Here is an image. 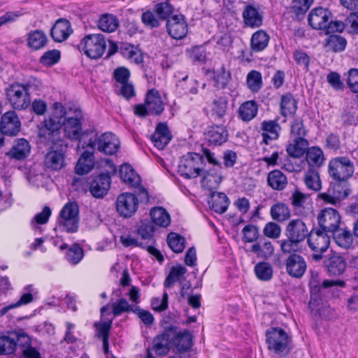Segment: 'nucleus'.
Returning a JSON list of instances; mask_svg holds the SVG:
<instances>
[{
    "instance_id": "38",
    "label": "nucleus",
    "mask_w": 358,
    "mask_h": 358,
    "mask_svg": "<svg viewBox=\"0 0 358 358\" xmlns=\"http://www.w3.org/2000/svg\"><path fill=\"white\" fill-rule=\"evenodd\" d=\"M270 36L262 29L255 31L250 38V48L254 52H260L264 50L268 44Z\"/></svg>"
},
{
    "instance_id": "7",
    "label": "nucleus",
    "mask_w": 358,
    "mask_h": 358,
    "mask_svg": "<svg viewBox=\"0 0 358 358\" xmlns=\"http://www.w3.org/2000/svg\"><path fill=\"white\" fill-rule=\"evenodd\" d=\"M354 163L346 156L331 159L328 165V171L331 178L336 181H345L354 173Z\"/></svg>"
},
{
    "instance_id": "15",
    "label": "nucleus",
    "mask_w": 358,
    "mask_h": 358,
    "mask_svg": "<svg viewBox=\"0 0 358 358\" xmlns=\"http://www.w3.org/2000/svg\"><path fill=\"white\" fill-rule=\"evenodd\" d=\"M317 220L320 228L330 234L337 229L341 224V215L336 209L332 208L322 209L318 214Z\"/></svg>"
},
{
    "instance_id": "47",
    "label": "nucleus",
    "mask_w": 358,
    "mask_h": 358,
    "mask_svg": "<svg viewBox=\"0 0 358 358\" xmlns=\"http://www.w3.org/2000/svg\"><path fill=\"white\" fill-rule=\"evenodd\" d=\"M304 182L309 189L318 192L322 188V182L318 171L309 169L304 175Z\"/></svg>"
},
{
    "instance_id": "22",
    "label": "nucleus",
    "mask_w": 358,
    "mask_h": 358,
    "mask_svg": "<svg viewBox=\"0 0 358 358\" xmlns=\"http://www.w3.org/2000/svg\"><path fill=\"white\" fill-rule=\"evenodd\" d=\"M332 17L331 13L321 7L313 9L308 15V23L315 29L325 30L328 21Z\"/></svg>"
},
{
    "instance_id": "45",
    "label": "nucleus",
    "mask_w": 358,
    "mask_h": 358,
    "mask_svg": "<svg viewBox=\"0 0 358 358\" xmlns=\"http://www.w3.org/2000/svg\"><path fill=\"white\" fill-rule=\"evenodd\" d=\"M271 216L273 220L284 222L291 216V212L288 206L284 203L278 202L271 207Z\"/></svg>"
},
{
    "instance_id": "14",
    "label": "nucleus",
    "mask_w": 358,
    "mask_h": 358,
    "mask_svg": "<svg viewBox=\"0 0 358 358\" xmlns=\"http://www.w3.org/2000/svg\"><path fill=\"white\" fill-rule=\"evenodd\" d=\"M120 176L124 182L131 187H138V196L141 202L147 203L149 201L148 192L143 187L140 186V176L129 164H124L120 166Z\"/></svg>"
},
{
    "instance_id": "21",
    "label": "nucleus",
    "mask_w": 358,
    "mask_h": 358,
    "mask_svg": "<svg viewBox=\"0 0 358 358\" xmlns=\"http://www.w3.org/2000/svg\"><path fill=\"white\" fill-rule=\"evenodd\" d=\"M167 31L174 39H182L186 36L188 31L187 24L182 15H175L166 22Z\"/></svg>"
},
{
    "instance_id": "43",
    "label": "nucleus",
    "mask_w": 358,
    "mask_h": 358,
    "mask_svg": "<svg viewBox=\"0 0 358 358\" xmlns=\"http://www.w3.org/2000/svg\"><path fill=\"white\" fill-rule=\"evenodd\" d=\"M257 113L258 106L255 101H247L238 108V117L244 122H249L254 119Z\"/></svg>"
},
{
    "instance_id": "64",
    "label": "nucleus",
    "mask_w": 358,
    "mask_h": 358,
    "mask_svg": "<svg viewBox=\"0 0 358 358\" xmlns=\"http://www.w3.org/2000/svg\"><path fill=\"white\" fill-rule=\"evenodd\" d=\"M15 352L13 339L9 336H0V355H10Z\"/></svg>"
},
{
    "instance_id": "18",
    "label": "nucleus",
    "mask_w": 358,
    "mask_h": 358,
    "mask_svg": "<svg viewBox=\"0 0 358 358\" xmlns=\"http://www.w3.org/2000/svg\"><path fill=\"white\" fill-rule=\"evenodd\" d=\"M138 207V199L134 194L124 192L119 195L117 199L116 209L122 217H131L137 210Z\"/></svg>"
},
{
    "instance_id": "61",
    "label": "nucleus",
    "mask_w": 358,
    "mask_h": 358,
    "mask_svg": "<svg viewBox=\"0 0 358 358\" xmlns=\"http://www.w3.org/2000/svg\"><path fill=\"white\" fill-rule=\"evenodd\" d=\"M51 213V209L48 206H45L42 211L37 213L31 221L32 228L36 229L37 228L36 224H44L47 223Z\"/></svg>"
},
{
    "instance_id": "8",
    "label": "nucleus",
    "mask_w": 358,
    "mask_h": 358,
    "mask_svg": "<svg viewBox=\"0 0 358 358\" xmlns=\"http://www.w3.org/2000/svg\"><path fill=\"white\" fill-rule=\"evenodd\" d=\"M79 208L76 202L67 203L62 209L58 220V226L67 232H76L78 228Z\"/></svg>"
},
{
    "instance_id": "1",
    "label": "nucleus",
    "mask_w": 358,
    "mask_h": 358,
    "mask_svg": "<svg viewBox=\"0 0 358 358\" xmlns=\"http://www.w3.org/2000/svg\"><path fill=\"white\" fill-rule=\"evenodd\" d=\"M71 112V108L67 110L62 103H55L52 114L45 118L38 127V136L41 141L48 143H56L57 141H60L62 123L66 117L70 116Z\"/></svg>"
},
{
    "instance_id": "56",
    "label": "nucleus",
    "mask_w": 358,
    "mask_h": 358,
    "mask_svg": "<svg viewBox=\"0 0 358 358\" xmlns=\"http://www.w3.org/2000/svg\"><path fill=\"white\" fill-rule=\"evenodd\" d=\"M243 238L244 243H254L259 238V229L257 226L249 224L245 225L242 229Z\"/></svg>"
},
{
    "instance_id": "30",
    "label": "nucleus",
    "mask_w": 358,
    "mask_h": 358,
    "mask_svg": "<svg viewBox=\"0 0 358 358\" xmlns=\"http://www.w3.org/2000/svg\"><path fill=\"white\" fill-rule=\"evenodd\" d=\"M73 32L71 23L69 20L60 18L57 20L51 29V36L56 42H62L67 39Z\"/></svg>"
},
{
    "instance_id": "23",
    "label": "nucleus",
    "mask_w": 358,
    "mask_h": 358,
    "mask_svg": "<svg viewBox=\"0 0 358 358\" xmlns=\"http://www.w3.org/2000/svg\"><path fill=\"white\" fill-rule=\"evenodd\" d=\"M21 122L17 114L13 110L4 113L1 120V131L8 136H15L20 131Z\"/></svg>"
},
{
    "instance_id": "58",
    "label": "nucleus",
    "mask_w": 358,
    "mask_h": 358,
    "mask_svg": "<svg viewBox=\"0 0 358 358\" xmlns=\"http://www.w3.org/2000/svg\"><path fill=\"white\" fill-rule=\"evenodd\" d=\"M134 308V306L129 305L125 299L121 298L113 303V313L115 316H118L124 313L133 312Z\"/></svg>"
},
{
    "instance_id": "42",
    "label": "nucleus",
    "mask_w": 358,
    "mask_h": 358,
    "mask_svg": "<svg viewBox=\"0 0 358 358\" xmlns=\"http://www.w3.org/2000/svg\"><path fill=\"white\" fill-rule=\"evenodd\" d=\"M150 215L152 222L157 226L166 227L171 223L169 213L162 207H154L150 210Z\"/></svg>"
},
{
    "instance_id": "62",
    "label": "nucleus",
    "mask_w": 358,
    "mask_h": 358,
    "mask_svg": "<svg viewBox=\"0 0 358 358\" xmlns=\"http://www.w3.org/2000/svg\"><path fill=\"white\" fill-rule=\"evenodd\" d=\"M141 20L145 27L150 29L157 28L160 25L159 18L154 12L151 10H147L143 13L141 15Z\"/></svg>"
},
{
    "instance_id": "50",
    "label": "nucleus",
    "mask_w": 358,
    "mask_h": 358,
    "mask_svg": "<svg viewBox=\"0 0 358 358\" xmlns=\"http://www.w3.org/2000/svg\"><path fill=\"white\" fill-rule=\"evenodd\" d=\"M246 83L252 92H258L263 86L261 73L255 70L250 71L247 75Z\"/></svg>"
},
{
    "instance_id": "11",
    "label": "nucleus",
    "mask_w": 358,
    "mask_h": 358,
    "mask_svg": "<svg viewBox=\"0 0 358 358\" xmlns=\"http://www.w3.org/2000/svg\"><path fill=\"white\" fill-rule=\"evenodd\" d=\"M7 99L16 110H24L29 107L31 102L29 88L20 83H14L9 86L6 91Z\"/></svg>"
},
{
    "instance_id": "2",
    "label": "nucleus",
    "mask_w": 358,
    "mask_h": 358,
    "mask_svg": "<svg viewBox=\"0 0 358 358\" xmlns=\"http://www.w3.org/2000/svg\"><path fill=\"white\" fill-rule=\"evenodd\" d=\"M310 232L303 221L300 219L291 220L285 228L286 239L280 241V248L283 253L297 252L300 250V243L308 237Z\"/></svg>"
},
{
    "instance_id": "53",
    "label": "nucleus",
    "mask_w": 358,
    "mask_h": 358,
    "mask_svg": "<svg viewBox=\"0 0 358 358\" xmlns=\"http://www.w3.org/2000/svg\"><path fill=\"white\" fill-rule=\"evenodd\" d=\"M167 243L170 248L176 253L182 252L185 247V238L173 232L168 235Z\"/></svg>"
},
{
    "instance_id": "4",
    "label": "nucleus",
    "mask_w": 358,
    "mask_h": 358,
    "mask_svg": "<svg viewBox=\"0 0 358 358\" xmlns=\"http://www.w3.org/2000/svg\"><path fill=\"white\" fill-rule=\"evenodd\" d=\"M263 151L264 155L262 161L268 166H280L282 169L290 173H299L305 166V162L301 159V157H291L289 155L282 158L280 157V152L278 149H275L271 155L266 153L267 152L266 148H264ZM280 154H282V152H280Z\"/></svg>"
},
{
    "instance_id": "54",
    "label": "nucleus",
    "mask_w": 358,
    "mask_h": 358,
    "mask_svg": "<svg viewBox=\"0 0 358 358\" xmlns=\"http://www.w3.org/2000/svg\"><path fill=\"white\" fill-rule=\"evenodd\" d=\"M83 258V250L77 243L73 244L68 250L66 259L71 264H78Z\"/></svg>"
},
{
    "instance_id": "9",
    "label": "nucleus",
    "mask_w": 358,
    "mask_h": 358,
    "mask_svg": "<svg viewBox=\"0 0 358 358\" xmlns=\"http://www.w3.org/2000/svg\"><path fill=\"white\" fill-rule=\"evenodd\" d=\"M87 147L97 150L105 155H113L120 148V141L112 133H104L100 136H94L90 138L87 143Z\"/></svg>"
},
{
    "instance_id": "39",
    "label": "nucleus",
    "mask_w": 358,
    "mask_h": 358,
    "mask_svg": "<svg viewBox=\"0 0 358 358\" xmlns=\"http://www.w3.org/2000/svg\"><path fill=\"white\" fill-rule=\"evenodd\" d=\"M308 141L306 138H294L286 148L287 154L291 157H302L308 149Z\"/></svg>"
},
{
    "instance_id": "13",
    "label": "nucleus",
    "mask_w": 358,
    "mask_h": 358,
    "mask_svg": "<svg viewBox=\"0 0 358 358\" xmlns=\"http://www.w3.org/2000/svg\"><path fill=\"white\" fill-rule=\"evenodd\" d=\"M242 17L245 27L259 28L263 25L264 11L257 3H245L242 11Z\"/></svg>"
},
{
    "instance_id": "28",
    "label": "nucleus",
    "mask_w": 358,
    "mask_h": 358,
    "mask_svg": "<svg viewBox=\"0 0 358 358\" xmlns=\"http://www.w3.org/2000/svg\"><path fill=\"white\" fill-rule=\"evenodd\" d=\"M150 115H159L164 110V103L158 90L151 89L148 90L145 99Z\"/></svg>"
},
{
    "instance_id": "51",
    "label": "nucleus",
    "mask_w": 358,
    "mask_h": 358,
    "mask_svg": "<svg viewBox=\"0 0 358 358\" xmlns=\"http://www.w3.org/2000/svg\"><path fill=\"white\" fill-rule=\"evenodd\" d=\"M187 269L185 266L179 265L171 268L169 275L166 278L164 285L165 287H171L175 282L180 281L186 273Z\"/></svg>"
},
{
    "instance_id": "40",
    "label": "nucleus",
    "mask_w": 358,
    "mask_h": 358,
    "mask_svg": "<svg viewBox=\"0 0 358 358\" xmlns=\"http://www.w3.org/2000/svg\"><path fill=\"white\" fill-rule=\"evenodd\" d=\"M331 234L333 236L336 243L341 248L349 249L353 244V237L350 230L345 229L337 228L332 231Z\"/></svg>"
},
{
    "instance_id": "24",
    "label": "nucleus",
    "mask_w": 358,
    "mask_h": 358,
    "mask_svg": "<svg viewBox=\"0 0 358 358\" xmlns=\"http://www.w3.org/2000/svg\"><path fill=\"white\" fill-rule=\"evenodd\" d=\"M316 282H309L310 290V305H318L319 301L322 300V288H329L333 286L345 287V282L342 280H324L322 284H315Z\"/></svg>"
},
{
    "instance_id": "37",
    "label": "nucleus",
    "mask_w": 358,
    "mask_h": 358,
    "mask_svg": "<svg viewBox=\"0 0 358 358\" xmlns=\"http://www.w3.org/2000/svg\"><path fill=\"white\" fill-rule=\"evenodd\" d=\"M27 46L33 50H38L45 46L48 38L45 34L41 30H34L27 34Z\"/></svg>"
},
{
    "instance_id": "33",
    "label": "nucleus",
    "mask_w": 358,
    "mask_h": 358,
    "mask_svg": "<svg viewBox=\"0 0 358 358\" xmlns=\"http://www.w3.org/2000/svg\"><path fill=\"white\" fill-rule=\"evenodd\" d=\"M29 152L30 145L29 142L24 138H20L15 141L10 150L7 152V155L12 159L22 160L26 158Z\"/></svg>"
},
{
    "instance_id": "27",
    "label": "nucleus",
    "mask_w": 358,
    "mask_h": 358,
    "mask_svg": "<svg viewBox=\"0 0 358 358\" xmlns=\"http://www.w3.org/2000/svg\"><path fill=\"white\" fill-rule=\"evenodd\" d=\"M172 136L166 123H159L154 134L151 136V141L154 145L159 150H163L171 140Z\"/></svg>"
},
{
    "instance_id": "41",
    "label": "nucleus",
    "mask_w": 358,
    "mask_h": 358,
    "mask_svg": "<svg viewBox=\"0 0 358 358\" xmlns=\"http://www.w3.org/2000/svg\"><path fill=\"white\" fill-rule=\"evenodd\" d=\"M208 203L213 210L222 214L227 210L229 199L224 193L213 192L211 194L210 201H209Z\"/></svg>"
},
{
    "instance_id": "52",
    "label": "nucleus",
    "mask_w": 358,
    "mask_h": 358,
    "mask_svg": "<svg viewBox=\"0 0 358 358\" xmlns=\"http://www.w3.org/2000/svg\"><path fill=\"white\" fill-rule=\"evenodd\" d=\"M255 273L259 280L268 281L273 276V268L268 262H259L255 266Z\"/></svg>"
},
{
    "instance_id": "29",
    "label": "nucleus",
    "mask_w": 358,
    "mask_h": 358,
    "mask_svg": "<svg viewBox=\"0 0 358 358\" xmlns=\"http://www.w3.org/2000/svg\"><path fill=\"white\" fill-rule=\"evenodd\" d=\"M328 273L330 275L338 276L342 275L346 270L347 263L341 255H333L329 256L324 262Z\"/></svg>"
},
{
    "instance_id": "26",
    "label": "nucleus",
    "mask_w": 358,
    "mask_h": 358,
    "mask_svg": "<svg viewBox=\"0 0 358 358\" xmlns=\"http://www.w3.org/2000/svg\"><path fill=\"white\" fill-rule=\"evenodd\" d=\"M205 138L210 144L220 145L227 142L229 133L225 127L222 125H213L208 127L204 133Z\"/></svg>"
},
{
    "instance_id": "57",
    "label": "nucleus",
    "mask_w": 358,
    "mask_h": 358,
    "mask_svg": "<svg viewBox=\"0 0 358 358\" xmlns=\"http://www.w3.org/2000/svg\"><path fill=\"white\" fill-rule=\"evenodd\" d=\"M307 130L301 118L294 119L291 123V136L293 138H305Z\"/></svg>"
},
{
    "instance_id": "59",
    "label": "nucleus",
    "mask_w": 358,
    "mask_h": 358,
    "mask_svg": "<svg viewBox=\"0 0 358 358\" xmlns=\"http://www.w3.org/2000/svg\"><path fill=\"white\" fill-rule=\"evenodd\" d=\"M23 290L24 293L20 296V299L15 303H13V306H15V308L27 305L31 303L34 299L33 294L34 293V288L33 285H28L24 287Z\"/></svg>"
},
{
    "instance_id": "35",
    "label": "nucleus",
    "mask_w": 358,
    "mask_h": 358,
    "mask_svg": "<svg viewBox=\"0 0 358 358\" xmlns=\"http://www.w3.org/2000/svg\"><path fill=\"white\" fill-rule=\"evenodd\" d=\"M267 184L274 190L282 191L287 185V178L282 171L275 169L268 173Z\"/></svg>"
},
{
    "instance_id": "19",
    "label": "nucleus",
    "mask_w": 358,
    "mask_h": 358,
    "mask_svg": "<svg viewBox=\"0 0 358 358\" xmlns=\"http://www.w3.org/2000/svg\"><path fill=\"white\" fill-rule=\"evenodd\" d=\"M285 261L287 274L294 278H301L306 271L307 264L305 259L296 252L288 253Z\"/></svg>"
},
{
    "instance_id": "5",
    "label": "nucleus",
    "mask_w": 358,
    "mask_h": 358,
    "mask_svg": "<svg viewBox=\"0 0 358 358\" xmlns=\"http://www.w3.org/2000/svg\"><path fill=\"white\" fill-rule=\"evenodd\" d=\"M78 48L89 58L96 59L105 52L106 41L101 34H88L80 41Z\"/></svg>"
},
{
    "instance_id": "63",
    "label": "nucleus",
    "mask_w": 358,
    "mask_h": 358,
    "mask_svg": "<svg viewBox=\"0 0 358 358\" xmlns=\"http://www.w3.org/2000/svg\"><path fill=\"white\" fill-rule=\"evenodd\" d=\"M60 59V52L52 50L45 52L41 57L40 62L45 66H52L57 63Z\"/></svg>"
},
{
    "instance_id": "10",
    "label": "nucleus",
    "mask_w": 358,
    "mask_h": 358,
    "mask_svg": "<svg viewBox=\"0 0 358 358\" xmlns=\"http://www.w3.org/2000/svg\"><path fill=\"white\" fill-rule=\"evenodd\" d=\"M329 234V232L321 229H313L310 231L308 237V245L312 250L315 252H320L313 255V259L316 262H319L322 259V253L329 246L330 238Z\"/></svg>"
},
{
    "instance_id": "25",
    "label": "nucleus",
    "mask_w": 358,
    "mask_h": 358,
    "mask_svg": "<svg viewBox=\"0 0 358 358\" xmlns=\"http://www.w3.org/2000/svg\"><path fill=\"white\" fill-rule=\"evenodd\" d=\"M111 184L108 173H102L95 177L90 182V192L95 198H102L108 192Z\"/></svg>"
},
{
    "instance_id": "44",
    "label": "nucleus",
    "mask_w": 358,
    "mask_h": 358,
    "mask_svg": "<svg viewBox=\"0 0 358 358\" xmlns=\"http://www.w3.org/2000/svg\"><path fill=\"white\" fill-rule=\"evenodd\" d=\"M98 26L101 31L111 33L119 27V20L115 15L106 13L100 16Z\"/></svg>"
},
{
    "instance_id": "20",
    "label": "nucleus",
    "mask_w": 358,
    "mask_h": 358,
    "mask_svg": "<svg viewBox=\"0 0 358 358\" xmlns=\"http://www.w3.org/2000/svg\"><path fill=\"white\" fill-rule=\"evenodd\" d=\"M279 119L264 120L260 125L262 143L268 145L271 142L277 141L282 131V127L278 122Z\"/></svg>"
},
{
    "instance_id": "34",
    "label": "nucleus",
    "mask_w": 358,
    "mask_h": 358,
    "mask_svg": "<svg viewBox=\"0 0 358 358\" xmlns=\"http://www.w3.org/2000/svg\"><path fill=\"white\" fill-rule=\"evenodd\" d=\"M306 161L310 169L320 168L324 162V155L322 150L317 146L309 148L306 153Z\"/></svg>"
},
{
    "instance_id": "46",
    "label": "nucleus",
    "mask_w": 358,
    "mask_h": 358,
    "mask_svg": "<svg viewBox=\"0 0 358 358\" xmlns=\"http://www.w3.org/2000/svg\"><path fill=\"white\" fill-rule=\"evenodd\" d=\"M297 110V102L292 96L288 93L281 96L280 113L282 116L287 117L293 115Z\"/></svg>"
},
{
    "instance_id": "36",
    "label": "nucleus",
    "mask_w": 358,
    "mask_h": 358,
    "mask_svg": "<svg viewBox=\"0 0 358 358\" xmlns=\"http://www.w3.org/2000/svg\"><path fill=\"white\" fill-rule=\"evenodd\" d=\"M94 166V154L90 151H85L80 157L76 166L75 172L79 175H84L89 173Z\"/></svg>"
},
{
    "instance_id": "17",
    "label": "nucleus",
    "mask_w": 358,
    "mask_h": 358,
    "mask_svg": "<svg viewBox=\"0 0 358 358\" xmlns=\"http://www.w3.org/2000/svg\"><path fill=\"white\" fill-rule=\"evenodd\" d=\"M74 115L68 116L63 121L62 125L64 127L65 136L71 140L80 139L82 134L83 118L82 112L79 108H75L73 111Z\"/></svg>"
},
{
    "instance_id": "32",
    "label": "nucleus",
    "mask_w": 358,
    "mask_h": 358,
    "mask_svg": "<svg viewBox=\"0 0 358 358\" xmlns=\"http://www.w3.org/2000/svg\"><path fill=\"white\" fill-rule=\"evenodd\" d=\"M171 339L173 346L180 352L188 350L192 345V335L186 330L173 333Z\"/></svg>"
},
{
    "instance_id": "31",
    "label": "nucleus",
    "mask_w": 358,
    "mask_h": 358,
    "mask_svg": "<svg viewBox=\"0 0 358 358\" xmlns=\"http://www.w3.org/2000/svg\"><path fill=\"white\" fill-rule=\"evenodd\" d=\"M173 334L171 329L158 334L153 339V350L157 355L164 356L170 350L171 339Z\"/></svg>"
},
{
    "instance_id": "16",
    "label": "nucleus",
    "mask_w": 358,
    "mask_h": 358,
    "mask_svg": "<svg viewBox=\"0 0 358 358\" xmlns=\"http://www.w3.org/2000/svg\"><path fill=\"white\" fill-rule=\"evenodd\" d=\"M350 192V190L347 184L336 182L331 185L327 192L319 194L318 197L326 203L336 206L347 198Z\"/></svg>"
},
{
    "instance_id": "12",
    "label": "nucleus",
    "mask_w": 358,
    "mask_h": 358,
    "mask_svg": "<svg viewBox=\"0 0 358 358\" xmlns=\"http://www.w3.org/2000/svg\"><path fill=\"white\" fill-rule=\"evenodd\" d=\"M46 145H53L55 147L59 148V150H50L49 151L44 159V164L46 168L59 171L62 169L65 165L64 150L67 148V144L60 138V141H57L56 143H45L42 141Z\"/></svg>"
},
{
    "instance_id": "6",
    "label": "nucleus",
    "mask_w": 358,
    "mask_h": 358,
    "mask_svg": "<svg viewBox=\"0 0 358 358\" xmlns=\"http://www.w3.org/2000/svg\"><path fill=\"white\" fill-rule=\"evenodd\" d=\"M203 171V156L195 152H189L183 155L178 166V173L186 179L196 178Z\"/></svg>"
},
{
    "instance_id": "3",
    "label": "nucleus",
    "mask_w": 358,
    "mask_h": 358,
    "mask_svg": "<svg viewBox=\"0 0 358 358\" xmlns=\"http://www.w3.org/2000/svg\"><path fill=\"white\" fill-rule=\"evenodd\" d=\"M292 337L280 327H271L266 332V343L268 350L280 357L289 353Z\"/></svg>"
},
{
    "instance_id": "60",
    "label": "nucleus",
    "mask_w": 358,
    "mask_h": 358,
    "mask_svg": "<svg viewBox=\"0 0 358 358\" xmlns=\"http://www.w3.org/2000/svg\"><path fill=\"white\" fill-rule=\"evenodd\" d=\"M120 51L124 57L133 60L136 64L140 63L142 61L141 54L133 45H124L120 48Z\"/></svg>"
},
{
    "instance_id": "55",
    "label": "nucleus",
    "mask_w": 358,
    "mask_h": 358,
    "mask_svg": "<svg viewBox=\"0 0 358 358\" xmlns=\"http://www.w3.org/2000/svg\"><path fill=\"white\" fill-rule=\"evenodd\" d=\"M174 8L169 1H166L157 3L155 6V12L159 18L163 20L170 18V15L173 14Z\"/></svg>"
},
{
    "instance_id": "49",
    "label": "nucleus",
    "mask_w": 358,
    "mask_h": 358,
    "mask_svg": "<svg viewBox=\"0 0 358 358\" xmlns=\"http://www.w3.org/2000/svg\"><path fill=\"white\" fill-rule=\"evenodd\" d=\"M250 251L256 254L258 257L267 259L273 254L274 248L271 241H265L262 245L260 243L253 244Z\"/></svg>"
},
{
    "instance_id": "48",
    "label": "nucleus",
    "mask_w": 358,
    "mask_h": 358,
    "mask_svg": "<svg viewBox=\"0 0 358 358\" xmlns=\"http://www.w3.org/2000/svg\"><path fill=\"white\" fill-rule=\"evenodd\" d=\"M347 45L346 39L337 34L330 35L326 41V47L334 52H341L345 50Z\"/></svg>"
}]
</instances>
